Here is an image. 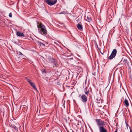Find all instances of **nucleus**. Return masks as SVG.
I'll list each match as a JSON object with an SVG mask.
<instances>
[{"mask_svg": "<svg viewBox=\"0 0 132 132\" xmlns=\"http://www.w3.org/2000/svg\"><path fill=\"white\" fill-rule=\"evenodd\" d=\"M37 27L38 32L39 33L44 36L47 34V31L44 25L41 23L39 24L38 23L37 24Z\"/></svg>", "mask_w": 132, "mask_h": 132, "instance_id": "nucleus-1", "label": "nucleus"}, {"mask_svg": "<svg viewBox=\"0 0 132 132\" xmlns=\"http://www.w3.org/2000/svg\"><path fill=\"white\" fill-rule=\"evenodd\" d=\"M96 121L97 122V125L99 127V128L100 127H103L102 126L105 125L104 121L102 120L101 119H96Z\"/></svg>", "mask_w": 132, "mask_h": 132, "instance_id": "nucleus-2", "label": "nucleus"}, {"mask_svg": "<svg viewBox=\"0 0 132 132\" xmlns=\"http://www.w3.org/2000/svg\"><path fill=\"white\" fill-rule=\"evenodd\" d=\"M117 51L116 49H114L112 51L111 54L110 56L108 57L109 59L112 60L113 58L115 57L116 55Z\"/></svg>", "mask_w": 132, "mask_h": 132, "instance_id": "nucleus-3", "label": "nucleus"}, {"mask_svg": "<svg viewBox=\"0 0 132 132\" xmlns=\"http://www.w3.org/2000/svg\"><path fill=\"white\" fill-rule=\"evenodd\" d=\"M57 2V0H46V2L50 5L52 6L55 4Z\"/></svg>", "mask_w": 132, "mask_h": 132, "instance_id": "nucleus-4", "label": "nucleus"}, {"mask_svg": "<svg viewBox=\"0 0 132 132\" xmlns=\"http://www.w3.org/2000/svg\"><path fill=\"white\" fill-rule=\"evenodd\" d=\"M81 101L84 103H86L87 100V97L84 95H82L81 97Z\"/></svg>", "mask_w": 132, "mask_h": 132, "instance_id": "nucleus-5", "label": "nucleus"}, {"mask_svg": "<svg viewBox=\"0 0 132 132\" xmlns=\"http://www.w3.org/2000/svg\"><path fill=\"white\" fill-rule=\"evenodd\" d=\"M77 27L79 30L81 31L82 30V26L81 24V22L79 23L77 25Z\"/></svg>", "mask_w": 132, "mask_h": 132, "instance_id": "nucleus-6", "label": "nucleus"}, {"mask_svg": "<svg viewBox=\"0 0 132 132\" xmlns=\"http://www.w3.org/2000/svg\"><path fill=\"white\" fill-rule=\"evenodd\" d=\"M49 61L50 63H52L54 65H56V62L54 59L51 58L49 60Z\"/></svg>", "mask_w": 132, "mask_h": 132, "instance_id": "nucleus-7", "label": "nucleus"}, {"mask_svg": "<svg viewBox=\"0 0 132 132\" xmlns=\"http://www.w3.org/2000/svg\"><path fill=\"white\" fill-rule=\"evenodd\" d=\"M16 35L19 37H23L25 36L24 34L23 33L21 32L20 31H18L16 32Z\"/></svg>", "mask_w": 132, "mask_h": 132, "instance_id": "nucleus-8", "label": "nucleus"}, {"mask_svg": "<svg viewBox=\"0 0 132 132\" xmlns=\"http://www.w3.org/2000/svg\"><path fill=\"white\" fill-rule=\"evenodd\" d=\"M100 132H107V130L104 128V127H101L99 128Z\"/></svg>", "mask_w": 132, "mask_h": 132, "instance_id": "nucleus-9", "label": "nucleus"}, {"mask_svg": "<svg viewBox=\"0 0 132 132\" xmlns=\"http://www.w3.org/2000/svg\"><path fill=\"white\" fill-rule=\"evenodd\" d=\"M124 103V105L126 107H127L129 105V104L128 100L126 99H125L123 102Z\"/></svg>", "mask_w": 132, "mask_h": 132, "instance_id": "nucleus-10", "label": "nucleus"}, {"mask_svg": "<svg viewBox=\"0 0 132 132\" xmlns=\"http://www.w3.org/2000/svg\"><path fill=\"white\" fill-rule=\"evenodd\" d=\"M38 44L41 47H44L45 46V45L44 44L42 43L41 42L37 41Z\"/></svg>", "mask_w": 132, "mask_h": 132, "instance_id": "nucleus-11", "label": "nucleus"}, {"mask_svg": "<svg viewBox=\"0 0 132 132\" xmlns=\"http://www.w3.org/2000/svg\"><path fill=\"white\" fill-rule=\"evenodd\" d=\"M122 60L125 65H126L127 64H128L127 61L126 59H122Z\"/></svg>", "mask_w": 132, "mask_h": 132, "instance_id": "nucleus-12", "label": "nucleus"}, {"mask_svg": "<svg viewBox=\"0 0 132 132\" xmlns=\"http://www.w3.org/2000/svg\"><path fill=\"white\" fill-rule=\"evenodd\" d=\"M25 79L30 85H31L33 82L31 81V80L29 79L27 77H25Z\"/></svg>", "mask_w": 132, "mask_h": 132, "instance_id": "nucleus-13", "label": "nucleus"}, {"mask_svg": "<svg viewBox=\"0 0 132 132\" xmlns=\"http://www.w3.org/2000/svg\"><path fill=\"white\" fill-rule=\"evenodd\" d=\"M96 102L98 103H102V100H101L100 99L97 98L96 99Z\"/></svg>", "mask_w": 132, "mask_h": 132, "instance_id": "nucleus-14", "label": "nucleus"}, {"mask_svg": "<svg viewBox=\"0 0 132 132\" xmlns=\"http://www.w3.org/2000/svg\"><path fill=\"white\" fill-rule=\"evenodd\" d=\"M35 90L37 91V90L35 85V84L33 82L32 84L31 85H30Z\"/></svg>", "mask_w": 132, "mask_h": 132, "instance_id": "nucleus-15", "label": "nucleus"}, {"mask_svg": "<svg viewBox=\"0 0 132 132\" xmlns=\"http://www.w3.org/2000/svg\"><path fill=\"white\" fill-rule=\"evenodd\" d=\"M12 127L15 130H18V128L17 127H16L15 126V125H12Z\"/></svg>", "mask_w": 132, "mask_h": 132, "instance_id": "nucleus-16", "label": "nucleus"}, {"mask_svg": "<svg viewBox=\"0 0 132 132\" xmlns=\"http://www.w3.org/2000/svg\"><path fill=\"white\" fill-rule=\"evenodd\" d=\"M87 18L88 21L89 22H90V21H91V18L90 17H89L88 16H87Z\"/></svg>", "mask_w": 132, "mask_h": 132, "instance_id": "nucleus-17", "label": "nucleus"}, {"mask_svg": "<svg viewBox=\"0 0 132 132\" xmlns=\"http://www.w3.org/2000/svg\"><path fill=\"white\" fill-rule=\"evenodd\" d=\"M19 54L20 56H22V57L23 56L26 57V56L24 55H23L20 52H19Z\"/></svg>", "mask_w": 132, "mask_h": 132, "instance_id": "nucleus-18", "label": "nucleus"}, {"mask_svg": "<svg viewBox=\"0 0 132 132\" xmlns=\"http://www.w3.org/2000/svg\"><path fill=\"white\" fill-rule=\"evenodd\" d=\"M126 124V126L127 127V129H128V124L127 123L126 121H125Z\"/></svg>", "mask_w": 132, "mask_h": 132, "instance_id": "nucleus-19", "label": "nucleus"}, {"mask_svg": "<svg viewBox=\"0 0 132 132\" xmlns=\"http://www.w3.org/2000/svg\"><path fill=\"white\" fill-rule=\"evenodd\" d=\"M12 13H10L9 14V16L11 18L12 17Z\"/></svg>", "mask_w": 132, "mask_h": 132, "instance_id": "nucleus-20", "label": "nucleus"}, {"mask_svg": "<svg viewBox=\"0 0 132 132\" xmlns=\"http://www.w3.org/2000/svg\"><path fill=\"white\" fill-rule=\"evenodd\" d=\"M88 93H89V92H88V91H87V92H86L85 93V94L87 95H88Z\"/></svg>", "mask_w": 132, "mask_h": 132, "instance_id": "nucleus-21", "label": "nucleus"}, {"mask_svg": "<svg viewBox=\"0 0 132 132\" xmlns=\"http://www.w3.org/2000/svg\"><path fill=\"white\" fill-rule=\"evenodd\" d=\"M129 128L130 129V132H132V131L131 130V129L130 127L129 126Z\"/></svg>", "mask_w": 132, "mask_h": 132, "instance_id": "nucleus-22", "label": "nucleus"}, {"mask_svg": "<svg viewBox=\"0 0 132 132\" xmlns=\"http://www.w3.org/2000/svg\"><path fill=\"white\" fill-rule=\"evenodd\" d=\"M43 72H45V73H46V72L45 71V70H44L43 71Z\"/></svg>", "mask_w": 132, "mask_h": 132, "instance_id": "nucleus-23", "label": "nucleus"}, {"mask_svg": "<svg viewBox=\"0 0 132 132\" xmlns=\"http://www.w3.org/2000/svg\"><path fill=\"white\" fill-rule=\"evenodd\" d=\"M117 129L116 130V131L114 132H117Z\"/></svg>", "mask_w": 132, "mask_h": 132, "instance_id": "nucleus-24", "label": "nucleus"}, {"mask_svg": "<svg viewBox=\"0 0 132 132\" xmlns=\"http://www.w3.org/2000/svg\"><path fill=\"white\" fill-rule=\"evenodd\" d=\"M101 53L102 54V55H103V53H102V52H101Z\"/></svg>", "mask_w": 132, "mask_h": 132, "instance_id": "nucleus-25", "label": "nucleus"}, {"mask_svg": "<svg viewBox=\"0 0 132 132\" xmlns=\"http://www.w3.org/2000/svg\"><path fill=\"white\" fill-rule=\"evenodd\" d=\"M44 0V2H46V0Z\"/></svg>", "mask_w": 132, "mask_h": 132, "instance_id": "nucleus-26", "label": "nucleus"}, {"mask_svg": "<svg viewBox=\"0 0 132 132\" xmlns=\"http://www.w3.org/2000/svg\"><path fill=\"white\" fill-rule=\"evenodd\" d=\"M122 99L121 100V102H122Z\"/></svg>", "mask_w": 132, "mask_h": 132, "instance_id": "nucleus-27", "label": "nucleus"}, {"mask_svg": "<svg viewBox=\"0 0 132 132\" xmlns=\"http://www.w3.org/2000/svg\"><path fill=\"white\" fill-rule=\"evenodd\" d=\"M79 95V96H80V95H80V94Z\"/></svg>", "mask_w": 132, "mask_h": 132, "instance_id": "nucleus-28", "label": "nucleus"}]
</instances>
